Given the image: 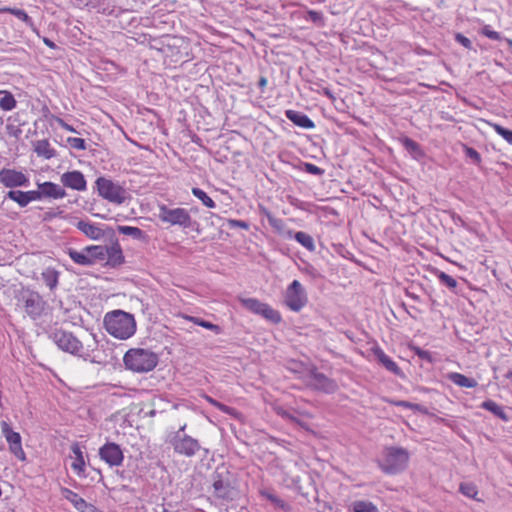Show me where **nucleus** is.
Instances as JSON below:
<instances>
[{"instance_id":"obj_15","label":"nucleus","mask_w":512,"mask_h":512,"mask_svg":"<svg viewBox=\"0 0 512 512\" xmlns=\"http://www.w3.org/2000/svg\"><path fill=\"white\" fill-rule=\"evenodd\" d=\"M307 384L317 390L331 392L334 390V382L316 369H310L307 375Z\"/></svg>"},{"instance_id":"obj_26","label":"nucleus","mask_w":512,"mask_h":512,"mask_svg":"<svg viewBox=\"0 0 512 512\" xmlns=\"http://www.w3.org/2000/svg\"><path fill=\"white\" fill-rule=\"evenodd\" d=\"M25 309L29 315L36 314L42 306V300L39 294L29 292L24 297Z\"/></svg>"},{"instance_id":"obj_9","label":"nucleus","mask_w":512,"mask_h":512,"mask_svg":"<svg viewBox=\"0 0 512 512\" xmlns=\"http://www.w3.org/2000/svg\"><path fill=\"white\" fill-rule=\"evenodd\" d=\"M2 436L9 445V451L19 460L25 461L26 454L22 448V438L18 432H15L6 421L0 423Z\"/></svg>"},{"instance_id":"obj_25","label":"nucleus","mask_w":512,"mask_h":512,"mask_svg":"<svg viewBox=\"0 0 512 512\" xmlns=\"http://www.w3.org/2000/svg\"><path fill=\"white\" fill-rule=\"evenodd\" d=\"M35 153L45 159H51L56 156V150L51 146L47 139L38 140L34 143Z\"/></svg>"},{"instance_id":"obj_43","label":"nucleus","mask_w":512,"mask_h":512,"mask_svg":"<svg viewBox=\"0 0 512 512\" xmlns=\"http://www.w3.org/2000/svg\"><path fill=\"white\" fill-rule=\"evenodd\" d=\"M401 143L409 152L422 154L420 145L413 139H411L409 137H404L401 139Z\"/></svg>"},{"instance_id":"obj_33","label":"nucleus","mask_w":512,"mask_h":512,"mask_svg":"<svg viewBox=\"0 0 512 512\" xmlns=\"http://www.w3.org/2000/svg\"><path fill=\"white\" fill-rule=\"evenodd\" d=\"M294 238L298 243H300L307 250L314 251V249H315L314 240L306 232H302V231L296 232Z\"/></svg>"},{"instance_id":"obj_27","label":"nucleus","mask_w":512,"mask_h":512,"mask_svg":"<svg viewBox=\"0 0 512 512\" xmlns=\"http://www.w3.org/2000/svg\"><path fill=\"white\" fill-rule=\"evenodd\" d=\"M448 379L455 385L463 388H475L478 385V382L475 379L457 372L448 374Z\"/></svg>"},{"instance_id":"obj_5","label":"nucleus","mask_w":512,"mask_h":512,"mask_svg":"<svg viewBox=\"0 0 512 512\" xmlns=\"http://www.w3.org/2000/svg\"><path fill=\"white\" fill-rule=\"evenodd\" d=\"M99 195L114 204H122L126 200V190L111 179L99 177L96 180Z\"/></svg>"},{"instance_id":"obj_21","label":"nucleus","mask_w":512,"mask_h":512,"mask_svg":"<svg viewBox=\"0 0 512 512\" xmlns=\"http://www.w3.org/2000/svg\"><path fill=\"white\" fill-rule=\"evenodd\" d=\"M214 495L223 500H232L233 499V490L228 481H224L221 479L219 475L214 479L213 482Z\"/></svg>"},{"instance_id":"obj_3","label":"nucleus","mask_w":512,"mask_h":512,"mask_svg":"<svg viewBox=\"0 0 512 512\" xmlns=\"http://www.w3.org/2000/svg\"><path fill=\"white\" fill-rule=\"evenodd\" d=\"M409 458V452L405 448L390 446L384 448L378 463L384 473L395 475L407 468Z\"/></svg>"},{"instance_id":"obj_38","label":"nucleus","mask_w":512,"mask_h":512,"mask_svg":"<svg viewBox=\"0 0 512 512\" xmlns=\"http://www.w3.org/2000/svg\"><path fill=\"white\" fill-rule=\"evenodd\" d=\"M354 512H380L376 505L370 501H355Z\"/></svg>"},{"instance_id":"obj_12","label":"nucleus","mask_w":512,"mask_h":512,"mask_svg":"<svg viewBox=\"0 0 512 512\" xmlns=\"http://www.w3.org/2000/svg\"><path fill=\"white\" fill-rule=\"evenodd\" d=\"M99 456L111 467L122 465L124 460L122 449L114 442H107L100 447Z\"/></svg>"},{"instance_id":"obj_57","label":"nucleus","mask_w":512,"mask_h":512,"mask_svg":"<svg viewBox=\"0 0 512 512\" xmlns=\"http://www.w3.org/2000/svg\"><path fill=\"white\" fill-rule=\"evenodd\" d=\"M43 42H44V44H45L47 47H49V48H51V49H56V48H57V45H56L52 40H50V39H49V38H47V37H44V38H43Z\"/></svg>"},{"instance_id":"obj_61","label":"nucleus","mask_w":512,"mask_h":512,"mask_svg":"<svg viewBox=\"0 0 512 512\" xmlns=\"http://www.w3.org/2000/svg\"><path fill=\"white\" fill-rule=\"evenodd\" d=\"M61 214H62V211H59V212H57V213H51V212H50V213H47V214H46V219H50V218H52V217H56V216L61 215Z\"/></svg>"},{"instance_id":"obj_16","label":"nucleus","mask_w":512,"mask_h":512,"mask_svg":"<svg viewBox=\"0 0 512 512\" xmlns=\"http://www.w3.org/2000/svg\"><path fill=\"white\" fill-rule=\"evenodd\" d=\"M60 181L64 187L76 191H84L87 186L83 173L78 170L63 173L60 177Z\"/></svg>"},{"instance_id":"obj_41","label":"nucleus","mask_w":512,"mask_h":512,"mask_svg":"<svg viewBox=\"0 0 512 512\" xmlns=\"http://www.w3.org/2000/svg\"><path fill=\"white\" fill-rule=\"evenodd\" d=\"M437 278L443 285H445L446 287H448L452 290H454L457 287V281L452 276L448 275L447 273H445L443 271H440L437 274Z\"/></svg>"},{"instance_id":"obj_48","label":"nucleus","mask_w":512,"mask_h":512,"mask_svg":"<svg viewBox=\"0 0 512 512\" xmlns=\"http://www.w3.org/2000/svg\"><path fill=\"white\" fill-rule=\"evenodd\" d=\"M481 33L491 40H499L500 34L497 31L491 29L490 26L486 25L482 28Z\"/></svg>"},{"instance_id":"obj_31","label":"nucleus","mask_w":512,"mask_h":512,"mask_svg":"<svg viewBox=\"0 0 512 512\" xmlns=\"http://www.w3.org/2000/svg\"><path fill=\"white\" fill-rule=\"evenodd\" d=\"M0 95H1V98H0V109L1 110L11 111L16 107L17 101L10 91L0 90Z\"/></svg>"},{"instance_id":"obj_58","label":"nucleus","mask_w":512,"mask_h":512,"mask_svg":"<svg viewBox=\"0 0 512 512\" xmlns=\"http://www.w3.org/2000/svg\"><path fill=\"white\" fill-rule=\"evenodd\" d=\"M278 415H281L283 418L294 420V417L287 411H284L283 409L278 410Z\"/></svg>"},{"instance_id":"obj_13","label":"nucleus","mask_w":512,"mask_h":512,"mask_svg":"<svg viewBox=\"0 0 512 512\" xmlns=\"http://www.w3.org/2000/svg\"><path fill=\"white\" fill-rule=\"evenodd\" d=\"M0 183L6 188L28 186L29 178L21 171L3 168L0 170Z\"/></svg>"},{"instance_id":"obj_20","label":"nucleus","mask_w":512,"mask_h":512,"mask_svg":"<svg viewBox=\"0 0 512 512\" xmlns=\"http://www.w3.org/2000/svg\"><path fill=\"white\" fill-rule=\"evenodd\" d=\"M75 226L86 237L92 240H98L104 235L103 230L98 225L89 221L80 220L75 224Z\"/></svg>"},{"instance_id":"obj_36","label":"nucleus","mask_w":512,"mask_h":512,"mask_svg":"<svg viewBox=\"0 0 512 512\" xmlns=\"http://www.w3.org/2000/svg\"><path fill=\"white\" fill-rule=\"evenodd\" d=\"M117 231L120 234L132 236L135 239H140L143 237V231L140 228L134 226H118Z\"/></svg>"},{"instance_id":"obj_28","label":"nucleus","mask_w":512,"mask_h":512,"mask_svg":"<svg viewBox=\"0 0 512 512\" xmlns=\"http://www.w3.org/2000/svg\"><path fill=\"white\" fill-rule=\"evenodd\" d=\"M261 495L267 499L273 506L276 508L282 509L284 511H290L291 506L285 502L282 498H280L277 494H275L272 490H262Z\"/></svg>"},{"instance_id":"obj_50","label":"nucleus","mask_w":512,"mask_h":512,"mask_svg":"<svg viewBox=\"0 0 512 512\" xmlns=\"http://www.w3.org/2000/svg\"><path fill=\"white\" fill-rule=\"evenodd\" d=\"M455 40L459 44L464 46L465 48L472 49V42H471V40L469 38H467L466 36H464L463 34L457 33L456 36H455Z\"/></svg>"},{"instance_id":"obj_32","label":"nucleus","mask_w":512,"mask_h":512,"mask_svg":"<svg viewBox=\"0 0 512 512\" xmlns=\"http://www.w3.org/2000/svg\"><path fill=\"white\" fill-rule=\"evenodd\" d=\"M192 194L202 202V204L207 207V208H210V209H213L216 207V203L214 202V200L208 196V194L203 191L202 189L198 188V187H193L192 190H191Z\"/></svg>"},{"instance_id":"obj_42","label":"nucleus","mask_w":512,"mask_h":512,"mask_svg":"<svg viewBox=\"0 0 512 512\" xmlns=\"http://www.w3.org/2000/svg\"><path fill=\"white\" fill-rule=\"evenodd\" d=\"M117 317H122L120 320H134V317L132 314L124 312L122 310H114V311L108 312L105 315L104 320L105 321L115 320V318H117Z\"/></svg>"},{"instance_id":"obj_10","label":"nucleus","mask_w":512,"mask_h":512,"mask_svg":"<svg viewBox=\"0 0 512 512\" xmlns=\"http://www.w3.org/2000/svg\"><path fill=\"white\" fill-rule=\"evenodd\" d=\"M240 302L249 311L267 320H280V314L271 306L255 298H240Z\"/></svg>"},{"instance_id":"obj_40","label":"nucleus","mask_w":512,"mask_h":512,"mask_svg":"<svg viewBox=\"0 0 512 512\" xmlns=\"http://www.w3.org/2000/svg\"><path fill=\"white\" fill-rule=\"evenodd\" d=\"M410 350L413 351L421 360L423 361H426L428 363H433L434 362V358H433V355L427 351V350H423L421 349L420 347L418 346H415V345H410L409 346Z\"/></svg>"},{"instance_id":"obj_52","label":"nucleus","mask_w":512,"mask_h":512,"mask_svg":"<svg viewBox=\"0 0 512 512\" xmlns=\"http://www.w3.org/2000/svg\"><path fill=\"white\" fill-rule=\"evenodd\" d=\"M195 324L204 327L206 329L214 331L216 334L220 333V326L214 324L213 322H194Z\"/></svg>"},{"instance_id":"obj_22","label":"nucleus","mask_w":512,"mask_h":512,"mask_svg":"<svg viewBox=\"0 0 512 512\" xmlns=\"http://www.w3.org/2000/svg\"><path fill=\"white\" fill-rule=\"evenodd\" d=\"M374 355L376 360L385 367L389 372L394 375L401 376L403 375L400 367L394 362L388 355L384 353V351L380 348L374 349Z\"/></svg>"},{"instance_id":"obj_53","label":"nucleus","mask_w":512,"mask_h":512,"mask_svg":"<svg viewBox=\"0 0 512 512\" xmlns=\"http://www.w3.org/2000/svg\"><path fill=\"white\" fill-rule=\"evenodd\" d=\"M54 120L64 130L69 131V132H76V130L71 125L66 123L62 118L54 117Z\"/></svg>"},{"instance_id":"obj_59","label":"nucleus","mask_w":512,"mask_h":512,"mask_svg":"<svg viewBox=\"0 0 512 512\" xmlns=\"http://www.w3.org/2000/svg\"><path fill=\"white\" fill-rule=\"evenodd\" d=\"M258 86L261 90H264L265 87L267 86V79L266 77L262 76L260 77L259 81H258Z\"/></svg>"},{"instance_id":"obj_7","label":"nucleus","mask_w":512,"mask_h":512,"mask_svg":"<svg viewBox=\"0 0 512 512\" xmlns=\"http://www.w3.org/2000/svg\"><path fill=\"white\" fill-rule=\"evenodd\" d=\"M307 295L304 287L298 280H294L286 289L284 303L293 311H300L307 304Z\"/></svg>"},{"instance_id":"obj_1","label":"nucleus","mask_w":512,"mask_h":512,"mask_svg":"<svg viewBox=\"0 0 512 512\" xmlns=\"http://www.w3.org/2000/svg\"><path fill=\"white\" fill-rule=\"evenodd\" d=\"M186 427L187 424H183L177 431L170 432L167 435L166 443L173 448L175 454L180 456L192 458L200 452L203 453V456H207L209 450L202 447L197 439L186 434Z\"/></svg>"},{"instance_id":"obj_60","label":"nucleus","mask_w":512,"mask_h":512,"mask_svg":"<svg viewBox=\"0 0 512 512\" xmlns=\"http://www.w3.org/2000/svg\"><path fill=\"white\" fill-rule=\"evenodd\" d=\"M307 166H308V170H309L310 172L316 173L317 171H319V168H318V167H316V166H315V165H313V164H308Z\"/></svg>"},{"instance_id":"obj_54","label":"nucleus","mask_w":512,"mask_h":512,"mask_svg":"<svg viewBox=\"0 0 512 512\" xmlns=\"http://www.w3.org/2000/svg\"><path fill=\"white\" fill-rule=\"evenodd\" d=\"M207 400L210 404H212L214 407L218 408L219 410L223 411V412H228L229 410V407L218 402L217 400L211 398V397H207Z\"/></svg>"},{"instance_id":"obj_19","label":"nucleus","mask_w":512,"mask_h":512,"mask_svg":"<svg viewBox=\"0 0 512 512\" xmlns=\"http://www.w3.org/2000/svg\"><path fill=\"white\" fill-rule=\"evenodd\" d=\"M285 116L296 126L303 129H313L315 123L304 113L293 109L285 111Z\"/></svg>"},{"instance_id":"obj_45","label":"nucleus","mask_w":512,"mask_h":512,"mask_svg":"<svg viewBox=\"0 0 512 512\" xmlns=\"http://www.w3.org/2000/svg\"><path fill=\"white\" fill-rule=\"evenodd\" d=\"M67 142L70 145V147L73 148V149H76V150H79V151H83V150L86 149V143H85V140L83 138L69 137L67 139Z\"/></svg>"},{"instance_id":"obj_30","label":"nucleus","mask_w":512,"mask_h":512,"mask_svg":"<svg viewBox=\"0 0 512 512\" xmlns=\"http://www.w3.org/2000/svg\"><path fill=\"white\" fill-rule=\"evenodd\" d=\"M42 279L50 290H53L58 285L59 272L54 268H47L41 273Z\"/></svg>"},{"instance_id":"obj_29","label":"nucleus","mask_w":512,"mask_h":512,"mask_svg":"<svg viewBox=\"0 0 512 512\" xmlns=\"http://www.w3.org/2000/svg\"><path fill=\"white\" fill-rule=\"evenodd\" d=\"M481 408L491 412L493 415L500 418L501 420H504V421L508 420V416H507L504 408L502 406L498 405L493 400H490V399L485 400L484 402H482Z\"/></svg>"},{"instance_id":"obj_47","label":"nucleus","mask_w":512,"mask_h":512,"mask_svg":"<svg viewBox=\"0 0 512 512\" xmlns=\"http://www.w3.org/2000/svg\"><path fill=\"white\" fill-rule=\"evenodd\" d=\"M464 151H465L466 156L469 157L470 159H472L475 163L481 162V155L474 148L469 147V146H464Z\"/></svg>"},{"instance_id":"obj_34","label":"nucleus","mask_w":512,"mask_h":512,"mask_svg":"<svg viewBox=\"0 0 512 512\" xmlns=\"http://www.w3.org/2000/svg\"><path fill=\"white\" fill-rule=\"evenodd\" d=\"M499 136H501L507 143L512 145V130L506 129L501 125L487 121L486 122Z\"/></svg>"},{"instance_id":"obj_17","label":"nucleus","mask_w":512,"mask_h":512,"mask_svg":"<svg viewBox=\"0 0 512 512\" xmlns=\"http://www.w3.org/2000/svg\"><path fill=\"white\" fill-rule=\"evenodd\" d=\"M93 246L94 245L87 246L82 251L69 248L66 253L74 263L81 266H91L97 260V258L93 256V252L90 250Z\"/></svg>"},{"instance_id":"obj_6","label":"nucleus","mask_w":512,"mask_h":512,"mask_svg":"<svg viewBox=\"0 0 512 512\" xmlns=\"http://www.w3.org/2000/svg\"><path fill=\"white\" fill-rule=\"evenodd\" d=\"M48 336L62 351L79 356L83 350L82 343L71 332L55 328Z\"/></svg>"},{"instance_id":"obj_24","label":"nucleus","mask_w":512,"mask_h":512,"mask_svg":"<svg viewBox=\"0 0 512 512\" xmlns=\"http://www.w3.org/2000/svg\"><path fill=\"white\" fill-rule=\"evenodd\" d=\"M71 451L75 455V461L71 465L72 469L77 473L78 476H85V460L79 443H73L71 446Z\"/></svg>"},{"instance_id":"obj_39","label":"nucleus","mask_w":512,"mask_h":512,"mask_svg":"<svg viewBox=\"0 0 512 512\" xmlns=\"http://www.w3.org/2000/svg\"><path fill=\"white\" fill-rule=\"evenodd\" d=\"M459 491L466 497L477 500L476 496L478 494V490L475 484L461 483L459 486Z\"/></svg>"},{"instance_id":"obj_63","label":"nucleus","mask_w":512,"mask_h":512,"mask_svg":"<svg viewBox=\"0 0 512 512\" xmlns=\"http://www.w3.org/2000/svg\"><path fill=\"white\" fill-rule=\"evenodd\" d=\"M505 377L509 380H512V369L505 374Z\"/></svg>"},{"instance_id":"obj_49","label":"nucleus","mask_w":512,"mask_h":512,"mask_svg":"<svg viewBox=\"0 0 512 512\" xmlns=\"http://www.w3.org/2000/svg\"><path fill=\"white\" fill-rule=\"evenodd\" d=\"M25 193H26L28 204L30 202H32V201L41 200L43 198L40 189L39 190L25 191Z\"/></svg>"},{"instance_id":"obj_23","label":"nucleus","mask_w":512,"mask_h":512,"mask_svg":"<svg viewBox=\"0 0 512 512\" xmlns=\"http://www.w3.org/2000/svg\"><path fill=\"white\" fill-rule=\"evenodd\" d=\"M38 188L41 190L42 197L62 199L66 196L65 190L53 182L40 183Z\"/></svg>"},{"instance_id":"obj_2","label":"nucleus","mask_w":512,"mask_h":512,"mask_svg":"<svg viewBox=\"0 0 512 512\" xmlns=\"http://www.w3.org/2000/svg\"><path fill=\"white\" fill-rule=\"evenodd\" d=\"M158 355L150 350L134 348L128 350L123 362L128 370L136 373H147L152 371L158 364Z\"/></svg>"},{"instance_id":"obj_64","label":"nucleus","mask_w":512,"mask_h":512,"mask_svg":"<svg viewBox=\"0 0 512 512\" xmlns=\"http://www.w3.org/2000/svg\"><path fill=\"white\" fill-rule=\"evenodd\" d=\"M163 512H180V511H179V510H176V511H170V510H168V509H164V511H163Z\"/></svg>"},{"instance_id":"obj_44","label":"nucleus","mask_w":512,"mask_h":512,"mask_svg":"<svg viewBox=\"0 0 512 512\" xmlns=\"http://www.w3.org/2000/svg\"><path fill=\"white\" fill-rule=\"evenodd\" d=\"M11 14L27 25L33 26L32 18L23 9L13 8Z\"/></svg>"},{"instance_id":"obj_37","label":"nucleus","mask_w":512,"mask_h":512,"mask_svg":"<svg viewBox=\"0 0 512 512\" xmlns=\"http://www.w3.org/2000/svg\"><path fill=\"white\" fill-rule=\"evenodd\" d=\"M261 211L263 212V214L266 216V218L268 219V222L269 224L271 225L272 228H274L275 230L277 231H281L283 230L285 224H284V221L280 218H277L275 216H273L266 208L262 207L261 208Z\"/></svg>"},{"instance_id":"obj_56","label":"nucleus","mask_w":512,"mask_h":512,"mask_svg":"<svg viewBox=\"0 0 512 512\" xmlns=\"http://www.w3.org/2000/svg\"><path fill=\"white\" fill-rule=\"evenodd\" d=\"M302 368H303V364L302 363L296 362V361H291L290 362V366H289L290 370H292L294 372H301Z\"/></svg>"},{"instance_id":"obj_46","label":"nucleus","mask_w":512,"mask_h":512,"mask_svg":"<svg viewBox=\"0 0 512 512\" xmlns=\"http://www.w3.org/2000/svg\"><path fill=\"white\" fill-rule=\"evenodd\" d=\"M306 19L311 20L313 23H315V24H317L319 26H323L324 25L323 14L318 12V11L308 10L307 11V18Z\"/></svg>"},{"instance_id":"obj_51","label":"nucleus","mask_w":512,"mask_h":512,"mask_svg":"<svg viewBox=\"0 0 512 512\" xmlns=\"http://www.w3.org/2000/svg\"><path fill=\"white\" fill-rule=\"evenodd\" d=\"M228 224L232 228H241V229H244V230H248L249 229L248 223L243 221V220L230 219V220H228Z\"/></svg>"},{"instance_id":"obj_11","label":"nucleus","mask_w":512,"mask_h":512,"mask_svg":"<svg viewBox=\"0 0 512 512\" xmlns=\"http://www.w3.org/2000/svg\"><path fill=\"white\" fill-rule=\"evenodd\" d=\"M84 361H88L90 363L98 364L101 366L109 365L115 359L113 355V350L110 348H98L89 350H82L81 354H79Z\"/></svg>"},{"instance_id":"obj_62","label":"nucleus","mask_w":512,"mask_h":512,"mask_svg":"<svg viewBox=\"0 0 512 512\" xmlns=\"http://www.w3.org/2000/svg\"><path fill=\"white\" fill-rule=\"evenodd\" d=\"M12 9L13 8H10V7H2V8H0V13H10L11 14Z\"/></svg>"},{"instance_id":"obj_8","label":"nucleus","mask_w":512,"mask_h":512,"mask_svg":"<svg viewBox=\"0 0 512 512\" xmlns=\"http://www.w3.org/2000/svg\"><path fill=\"white\" fill-rule=\"evenodd\" d=\"M90 250L93 252V256H95L97 260L106 259V264L109 266L116 267L124 262L123 252L118 243L109 247L97 245L93 246Z\"/></svg>"},{"instance_id":"obj_4","label":"nucleus","mask_w":512,"mask_h":512,"mask_svg":"<svg viewBox=\"0 0 512 512\" xmlns=\"http://www.w3.org/2000/svg\"><path fill=\"white\" fill-rule=\"evenodd\" d=\"M158 211V218L162 223H166L171 226H180L182 228L191 227L192 217L189 211L185 208H170L165 204H159Z\"/></svg>"},{"instance_id":"obj_18","label":"nucleus","mask_w":512,"mask_h":512,"mask_svg":"<svg viewBox=\"0 0 512 512\" xmlns=\"http://www.w3.org/2000/svg\"><path fill=\"white\" fill-rule=\"evenodd\" d=\"M62 495L66 500L72 503L79 512H96V507L94 505L87 503L74 491L68 488H63Z\"/></svg>"},{"instance_id":"obj_35","label":"nucleus","mask_w":512,"mask_h":512,"mask_svg":"<svg viewBox=\"0 0 512 512\" xmlns=\"http://www.w3.org/2000/svg\"><path fill=\"white\" fill-rule=\"evenodd\" d=\"M7 197L14 202H16L19 206L25 207L28 205L27 197L25 191L21 190H10L7 193Z\"/></svg>"},{"instance_id":"obj_14","label":"nucleus","mask_w":512,"mask_h":512,"mask_svg":"<svg viewBox=\"0 0 512 512\" xmlns=\"http://www.w3.org/2000/svg\"><path fill=\"white\" fill-rule=\"evenodd\" d=\"M106 331L117 339L125 340L136 332V322H103Z\"/></svg>"},{"instance_id":"obj_55","label":"nucleus","mask_w":512,"mask_h":512,"mask_svg":"<svg viewBox=\"0 0 512 512\" xmlns=\"http://www.w3.org/2000/svg\"><path fill=\"white\" fill-rule=\"evenodd\" d=\"M397 405L400 406V407L409 408V409H412V410H418L420 408L419 404H414V403H411V402H408V401H399L397 403Z\"/></svg>"}]
</instances>
